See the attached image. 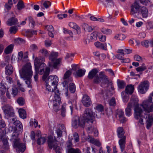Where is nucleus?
<instances>
[{"label":"nucleus","mask_w":153,"mask_h":153,"mask_svg":"<svg viewBox=\"0 0 153 153\" xmlns=\"http://www.w3.org/2000/svg\"><path fill=\"white\" fill-rule=\"evenodd\" d=\"M132 99H133L135 118L138 120L140 117H143L146 120V128L149 129L153 123L152 115L150 113L153 111V103H152V97H149L148 100L144 101L140 105L138 103V99L137 96L132 95Z\"/></svg>","instance_id":"nucleus-1"},{"label":"nucleus","mask_w":153,"mask_h":153,"mask_svg":"<svg viewBox=\"0 0 153 153\" xmlns=\"http://www.w3.org/2000/svg\"><path fill=\"white\" fill-rule=\"evenodd\" d=\"M58 80V78L56 76H48V80L46 81V90L50 93H53L54 92V94L53 100L49 102V106L52 104L53 109L56 112L59 110V106L61 101L60 92L57 89Z\"/></svg>","instance_id":"nucleus-2"},{"label":"nucleus","mask_w":153,"mask_h":153,"mask_svg":"<svg viewBox=\"0 0 153 153\" xmlns=\"http://www.w3.org/2000/svg\"><path fill=\"white\" fill-rule=\"evenodd\" d=\"M13 126L9 128V130L13 131V134L10 140L13 143V147L17 148L22 152H23L26 149L25 144L20 143L19 139L18 137V132L23 129L22 123L19 120H16L13 123Z\"/></svg>","instance_id":"nucleus-3"},{"label":"nucleus","mask_w":153,"mask_h":153,"mask_svg":"<svg viewBox=\"0 0 153 153\" xmlns=\"http://www.w3.org/2000/svg\"><path fill=\"white\" fill-rule=\"evenodd\" d=\"M95 117L91 109L87 108L85 109L83 115L79 118L76 117L73 119L72 125L74 128H77L79 126L82 128L85 127V122L92 123Z\"/></svg>","instance_id":"nucleus-4"},{"label":"nucleus","mask_w":153,"mask_h":153,"mask_svg":"<svg viewBox=\"0 0 153 153\" xmlns=\"http://www.w3.org/2000/svg\"><path fill=\"white\" fill-rule=\"evenodd\" d=\"M98 71V69L96 68L92 69L89 72L88 77L90 79L94 78L93 82L94 84H99L101 81L105 84L108 83L109 81L108 78L105 74L104 72L102 71L99 72L98 76L97 74Z\"/></svg>","instance_id":"nucleus-5"},{"label":"nucleus","mask_w":153,"mask_h":153,"mask_svg":"<svg viewBox=\"0 0 153 153\" xmlns=\"http://www.w3.org/2000/svg\"><path fill=\"white\" fill-rule=\"evenodd\" d=\"M20 75L21 78H25L32 77L33 71L32 70L31 64L27 63L23 66L22 68L19 71Z\"/></svg>","instance_id":"nucleus-6"},{"label":"nucleus","mask_w":153,"mask_h":153,"mask_svg":"<svg viewBox=\"0 0 153 153\" xmlns=\"http://www.w3.org/2000/svg\"><path fill=\"white\" fill-rule=\"evenodd\" d=\"M37 67V68L35 67L36 72H39V74L40 75L43 74L42 80H45L49 74L50 68L47 67L46 64L44 63H42Z\"/></svg>","instance_id":"nucleus-7"},{"label":"nucleus","mask_w":153,"mask_h":153,"mask_svg":"<svg viewBox=\"0 0 153 153\" xmlns=\"http://www.w3.org/2000/svg\"><path fill=\"white\" fill-rule=\"evenodd\" d=\"M48 145L49 148H52L55 150L56 153H61V149L60 147L57 146V141L54 140L52 136H49L48 140Z\"/></svg>","instance_id":"nucleus-8"},{"label":"nucleus","mask_w":153,"mask_h":153,"mask_svg":"<svg viewBox=\"0 0 153 153\" xmlns=\"http://www.w3.org/2000/svg\"><path fill=\"white\" fill-rule=\"evenodd\" d=\"M149 82L147 80L141 82L138 87L139 92L142 94L145 93L149 88Z\"/></svg>","instance_id":"nucleus-9"},{"label":"nucleus","mask_w":153,"mask_h":153,"mask_svg":"<svg viewBox=\"0 0 153 153\" xmlns=\"http://www.w3.org/2000/svg\"><path fill=\"white\" fill-rule=\"evenodd\" d=\"M4 114L9 117H14L15 113L12 107L9 105H5L2 107Z\"/></svg>","instance_id":"nucleus-10"},{"label":"nucleus","mask_w":153,"mask_h":153,"mask_svg":"<svg viewBox=\"0 0 153 153\" xmlns=\"http://www.w3.org/2000/svg\"><path fill=\"white\" fill-rule=\"evenodd\" d=\"M140 8V6L139 5V1H135L131 6V14L132 15L137 12L139 13Z\"/></svg>","instance_id":"nucleus-11"},{"label":"nucleus","mask_w":153,"mask_h":153,"mask_svg":"<svg viewBox=\"0 0 153 153\" xmlns=\"http://www.w3.org/2000/svg\"><path fill=\"white\" fill-rule=\"evenodd\" d=\"M133 99H132L131 97L130 101L128 104L127 107L125 109L126 114L127 116H130L132 114V108L133 106Z\"/></svg>","instance_id":"nucleus-12"},{"label":"nucleus","mask_w":153,"mask_h":153,"mask_svg":"<svg viewBox=\"0 0 153 153\" xmlns=\"http://www.w3.org/2000/svg\"><path fill=\"white\" fill-rule=\"evenodd\" d=\"M82 101L83 105L86 107H88L92 103L90 98L87 95L83 96Z\"/></svg>","instance_id":"nucleus-13"},{"label":"nucleus","mask_w":153,"mask_h":153,"mask_svg":"<svg viewBox=\"0 0 153 153\" xmlns=\"http://www.w3.org/2000/svg\"><path fill=\"white\" fill-rule=\"evenodd\" d=\"M126 137H124L123 138H121L119 141V144L121 151L123 152L125 148Z\"/></svg>","instance_id":"nucleus-14"},{"label":"nucleus","mask_w":153,"mask_h":153,"mask_svg":"<svg viewBox=\"0 0 153 153\" xmlns=\"http://www.w3.org/2000/svg\"><path fill=\"white\" fill-rule=\"evenodd\" d=\"M139 13L141 14L143 18H146L148 15V10L145 7H140Z\"/></svg>","instance_id":"nucleus-15"},{"label":"nucleus","mask_w":153,"mask_h":153,"mask_svg":"<svg viewBox=\"0 0 153 153\" xmlns=\"http://www.w3.org/2000/svg\"><path fill=\"white\" fill-rule=\"evenodd\" d=\"M62 59L60 58L56 59L53 62V68L56 69L58 70L61 65Z\"/></svg>","instance_id":"nucleus-16"},{"label":"nucleus","mask_w":153,"mask_h":153,"mask_svg":"<svg viewBox=\"0 0 153 153\" xmlns=\"http://www.w3.org/2000/svg\"><path fill=\"white\" fill-rule=\"evenodd\" d=\"M94 45L97 48L105 50H107L106 43H102L99 42H97L94 43Z\"/></svg>","instance_id":"nucleus-17"},{"label":"nucleus","mask_w":153,"mask_h":153,"mask_svg":"<svg viewBox=\"0 0 153 153\" xmlns=\"http://www.w3.org/2000/svg\"><path fill=\"white\" fill-rule=\"evenodd\" d=\"M45 58L43 57H36L34 60V64L35 67L37 68L39 65H40L42 62L44 61Z\"/></svg>","instance_id":"nucleus-18"},{"label":"nucleus","mask_w":153,"mask_h":153,"mask_svg":"<svg viewBox=\"0 0 153 153\" xmlns=\"http://www.w3.org/2000/svg\"><path fill=\"white\" fill-rule=\"evenodd\" d=\"M117 132L118 137L119 138H122L124 137H126L124 136L125 132L123 128L120 127L118 128L117 130Z\"/></svg>","instance_id":"nucleus-19"},{"label":"nucleus","mask_w":153,"mask_h":153,"mask_svg":"<svg viewBox=\"0 0 153 153\" xmlns=\"http://www.w3.org/2000/svg\"><path fill=\"white\" fill-rule=\"evenodd\" d=\"M13 45L10 44L4 50V53L6 54L11 53L13 51Z\"/></svg>","instance_id":"nucleus-20"},{"label":"nucleus","mask_w":153,"mask_h":153,"mask_svg":"<svg viewBox=\"0 0 153 153\" xmlns=\"http://www.w3.org/2000/svg\"><path fill=\"white\" fill-rule=\"evenodd\" d=\"M20 117L23 119H25L27 117V114L25 110L23 108H20L18 110Z\"/></svg>","instance_id":"nucleus-21"},{"label":"nucleus","mask_w":153,"mask_h":153,"mask_svg":"<svg viewBox=\"0 0 153 153\" xmlns=\"http://www.w3.org/2000/svg\"><path fill=\"white\" fill-rule=\"evenodd\" d=\"M134 88L133 85H129L126 87L125 91L126 93L127 94H131L133 92Z\"/></svg>","instance_id":"nucleus-22"},{"label":"nucleus","mask_w":153,"mask_h":153,"mask_svg":"<svg viewBox=\"0 0 153 153\" xmlns=\"http://www.w3.org/2000/svg\"><path fill=\"white\" fill-rule=\"evenodd\" d=\"M17 22V19L14 17H12L8 20L7 23L8 25L10 26L16 24Z\"/></svg>","instance_id":"nucleus-23"},{"label":"nucleus","mask_w":153,"mask_h":153,"mask_svg":"<svg viewBox=\"0 0 153 153\" xmlns=\"http://www.w3.org/2000/svg\"><path fill=\"white\" fill-rule=\"evenodd\" d=\"M5 72L7 75H10L13 72V68L11 65H8L5 67Z\"/></svg>","instance_id":"nucleus-24"},{"label":"nucleus","mask_w":153,"mask_h":153,"mask_svg":"<svg viewBox=\"0 0 153 153\" xmlns=\"http://www.w3.org/2000/svg\"><path fill=\"white\" fill-rule=\"evenodd\" d=\"M63 32L66 34H68L70 35V37H67L66 38L68 40H71L73 37V33L70 30H69L67 29L63 28Z\"/></svg>","instance_id":"nucleus-25"},{"label":"nucleus","mask_w":153,"mask_h":153,"mask_svg":"<svg viewBox=\"0 0 153 153\" xmlns=\"http://www.w3.org/2000/svg\"><path fill=\"white\" fill-rule=\"evenodd\" d=\"M58 53L57 52H52L49 56V59L52 61H54L56 60L58 57Z\"/></svg>","instance_id":"nucleus-26"},{"label":"nucleus","mask_w":153,"mask_h":153,"mask_svg":"<svg viewBox=\"0 0 153 153\" xmlns=\"http://www.w3.org/2000/svg\"><path fill=\"white\" fill-rule=\"evenodd\" d=\"M85 70L80 69L76 71V76L79 77H81L83 76L85 73Z\"/></svg>","instance_id":"nucleus-27"},{"label":"nucleus","mask_w":153,"mask_h":153,"mask_svg":"<svg viewBox=\"0 0 153 153\" xmlns=\"http://www.w3.org/2000/svg\"><path fill=\"white\" fill-rule=\"evenodd\" d=\"M46 137L44 136H41L40 138H39L37 140V143L39 145L43 144L46 141Z\"/></svg>","instance_id":"nucleus-28"},{"label":"nucleus","mask_w":153,"mask_h":153,"mask_svg":"<svg viewBox=\"0 0 153 153\" xmlns=\"http://www.w3.org/2000/svg\"><path fill=\"white\" fill-rule=\"evenodd\" d=\"M82 27L85 31L90 32L93 30L92 28L86 24L83 23Z\"/></svg>","instance_id":"nucleus-29"},{"label":"nucleus","mask_w":153,"mask_h":153,"mask_svg":"<svg viewBox=\"0 0 153 153\" xmlns=\"http://www.w3.org/2000/svg\"><path fill=\"white\" fill-rule=\"evenodd\" d=\"M31 77H29L23 78V79L25 80V83L27 85V87L30 88H32V85L31 84Z\"/></svg>","instance_id":"nucleus-30"},{"label":"nucleus","mask_w":153,"mask_h":153,"mask_svg":"<svg viewBox=\"0 0 153 153\" xmlns=\"http://www.w3.org/2000/svg\"><path fill=\"white\" fill-rule=\"evenodd\" d=\"M29 22V25L30 26V24H31V27L32 28H34L35 25V22L33 18L30 16H28L27 17Z\"/></svg>","instance_id":"nucleus-31"},{"label":"nucleus","mask_w":153,"mask_h":153,"mask_svg":"<svg viewBox=\"0 0 153 153\" xmlns=\"http://www.w3.org/2000/svg\"><path fill=\"white\" fill-rule=\"evenodd\" d=\"M117 83L119 88L123 89L124 88L126 84L124 81L118 79L117 81Z\"/></svg>","instance_id":"nucleus-32"},{"label":"nucleus","mask_w":153,"mask_h":153,"mask_svg":"<svg viewBox=\"0 0 153 153\" xmlns=\"http://www.w3.org/2000/svg\"><path fill=\"white\" fill-rule=\"evenodd\" d=\"M101 31L104 34L107 35H110L112 33V30L108 28H102L101 30Z\"/></svg>","instance_id":"nucleus-33"},{"label":"nucleus","mask_w":153,"mask_h":153,"mask_svg":"<svg viewBox=\"0 0 153 153\" xmlns=\"http://www.w3.org/2000/svg\"><path fill=\"white\" fill-rule=\"evenodd\" d=\"M81 152L80 150L78 148H70L68 149V153H81Z\"/></svg>","instance_id":"nucleus-34"},{"label":"nucleus","mask_w":153,"mask_h":153,"mask_svg":"<svg viewBox=\"0 0 153 153\" xmlns=\"http://www.w3.org/2000/svg\"><path fill=\"white\" fill-rule=\"evenodd\" d=\"M3 144V147L5 150H7L9 149L8 143L7 138H4L2 140Z\"/></svg>","instance_id":"nucleus-35"},{"label":"nucleus","mask_w":153,"mask_h":153,"mask_svg":"<svg viewBox=\"0 0 153 153\" xmlns=\"http://www.w3.org/2000/svg\"><path fill=\"white\" fill-rule=\"evenodd\" d=\"M73 136V137L71 139V140L74 139L75 143L78 142L79 140V138L78 134L76 132H75L74 133Z\"/></svg>","instance_id":"nucleus-36"},{"label":"nucleus","mask_w":153,"mask_h":153,"mask_svg":"<svg viewBox=\"0 0 153 153\" xmlns=\"http://www.w3.org/2000/svg\"><path fill=\"white\" fill-rule=\"evenodd\" d=\"M39 52L41 53L42 56L45 57L48 56V51L45 48H42L39 51Z\"/></svg>","instance_id":"nucleus-37"},{"label":"nucleus","mask_w":153,"mask_h":153,"mask_svg":"<svg viewBox=\"0 0 153 153\" xmlns=\"http://www.w3.org/2000/svg\"><path fill=\"white\" fill-rule=\"evenodd\" d=\"M69 88L71 93H74L76 89L75 86L74 84L73 83H71L69 85Z\"/></svg>","instance_id":"nucleus-38"},{"label":"nucleus","mask_w":153,"mask_h":153,"mask_svg":"<svg viewBox=\"0 0 153 153\" xmlns=\"http://www.w3.org/2000/svg\"><path fill=\"white\" fill-rule=\"evenodd\" d=\"M18 30L17 27L16 26L11 27L10 29V32L11 34H15Z\"/></svg>","instance_id":"nucleus-39"},{"label":"nucleus","mask_w":153,"mask_h":153,"mask_svg":"<svg viewBox=\"0 0 153 153\" xmlns=\"http://www.w3.org/2000/svg\"><path fill=\"white\" fill-rule=\"evenodd\" d=\"M6 88L4 85L0 84V95H3L5 93Z\"/></svg>","instance_id":"nucleus-40"},{"label":"nucleus","mask_w":153,"mask_h":153,"mask_svg":"<svg viewBox=\"0 0 153 153\" xmlns=\"http://www.w3.org/2000/svg\"><path fill=\"white\" fill-rule=\"evenodd\" d=\"M17 6L19 10H21L25 7L24 3L22 1H19Z\"/></svg>","instance_id":"nucleus-41"},{"label":"nucleus","mask_w":153,"mask_h":153,"mask_svg":"<svg viewBox=\"0 0 153 153\" xmlns=\"http://www.w3.org/2000/svg\"><path fill=\"white\" fill-rule=\"evenodd\" d=\"M97 32H94L91 34V39L92 40H95L97 39Z\"/></svg>","instance_id":"nucleus-42"},{"label":"nucleus","mask_w":153,"mask_h":153,"mask_svg":"<svg viewBox=\"0 0 153 153\" xmlns=\"http://www.w3.org/2000/svg\"><path fill=\"white\" fill-rule=\"evenodd\" d=\"M30 125L36 128L38 125V123L35 119H31L30 122Z\"/></svg>","instance_id":"nucleus-43"},{"label":"nucleus","mask_w":153,"mask_h":153,"mask_svg":"<svg viewBox=\"0 0 153 153\" xmlns=\"http://www.w3.org/2000/svg\"><path fill=\"white\" fill-rule=\"evenodd\" d=\"M17 101L19 105L21 106L23 105L25 103V100L22 97L18 98Z\"/></svg>","instance_id":"nucleus-44"},{"label":"nucleus","mask_w":153,"mask_h":153,"mask_svg":"<svg viewBox=\"0 0 153 153\" xmlns=\"http://www.w3.org/2000/svg\"><path fill=\"white\" fill-rule=\"evenodd\" d=\"M66 106L65 105H63L61 109V114L63 117H65L66 114Z\"/></svg>","instance_id":"nucleus-45"},{"label":"nucleus","mask_w":153,"mask_h":153,"mask_svg":"<svg viewBox=\"0 0 153 153\" xmlns=\"http://www.w3.org/2000/svg\"><path fill=\"white\" fill-rule=\"evenodd\" d=\"M71 71L70 70L67 71L64 75V79H66L69 78L71 75Z\"/></svg>","instance_id":"nucleus-46"},{"label":"nucleus","mask_w":153,"mask_h":153,"mask_svg":"<svg viewBox=\"0 0 153 153\" xmlns=\"http://www.w3.org/2000/svg\"><path fill=\"white\" fill-rule=\"evenodd\" d=\"M51 5V2L48 1H44L43 4V5L46 9L48 8Z\"/></svg>","instance_id":"nucleus-47"},{"label":"nucleus","mask_w":153,"mask_h":153,"mask_svg":"<svg viewBox=\"0 0 153 153\" xmlns=\"http://www.w3.org/2000/svg\"><path fill=\"white\" fill-rule=\"evenodd\" d=\"M109 104V105L111 106H115L116 103L115 98L112 97L110 100Z\"/></svg>","instance_id":"nucleus-48"},{"label":"nucleus","mask_w":153,"mask_h":153,"mask_svg":"<svg viewBox=\"0 0 153 153\" xmlns=\"http://www.w3.org/2000/svg\"><path fill=\"white\" fill-rule=\"evenodd\" d=\"M25 42L24 40L20 38H18L15 40V42L19 44L24 43Z\"/></svg>","instance_id":"nucleus-49"},{"label":"nucleus","mask_w":153,"mask_h":153,"mask_svg":"<svg viewBox=\"0 0 153 153\" xmlns=\"http://www.w3.org/2000/svg\"><path fill=\"white\" fill-rule=\"evenodd\" d=\"M140 2L143 5H147L150 4L149 0H139Z\"/></svg>","instance_id":"nucleus-50"},{"label":"nucleus","mask_w":153,"mask_h":153,"mask_svg":"<svg viewBox=\"0 0 153 153\" xmlns=\"http://www.w3.org/2000/svg\"><path fill=\"white\" fill-rule=\"evenodd\" d=\"M12 94L15 97L16 95H17L18 94V90L17 88L14 87L12 88Z\"/></svg>","instance_id":"nucleus-51"},{"label":"nucleus","mask_w":153,"mask_h":153,"mask_svg":"<svg viewBox=\"0 0 153 153\" xmlns=\"http://www.w3.org/2000/svg\"><path fill=\"white\" fill-rule=\"evenodd\" d=\"M45 29H46L49 32H52L54 30V28L51 25L45 26Z\"/></svg>","instance_id":"nucleus-52"},{"label":"nucleus","mask_w":153,"mask_h":153,"mask_svg":"<svg viewBox=\"0 0 153 153\" xmlns=\"http://www.w3.org/2000/svg\"><path fill=\"white\" fill-rule=\"evenodd\" d=\"M149 42L148 40L143 41L141 42V45L146 47H148L149 46Z\"/></svg>","instance_id":"nucleus-53"},{"label":"nucleus","mask_w":153,"mask_h":153,"mask_svg":"<svg viewBox=\"0 0 153 153\" xmlns=\"http://www.w3.org/2000/svg\"><path fill=\"white\" fill-rule=\"evenodd\" d=\"M124 115V113L123 111L121 110H119L117 113L116 115V117H118L119 118L120 117L123 116Z\"/></svg>","instance_id":"nucleus-54"},{"label":"nucleus","mask_w":153,"mask_h":153,"mask_svg":"<svg viewBox=\"0 0 153 153\" xmlns=\"http://www.w3.org/2000/svg\"><path fill=\"white\" fill-rule=\"evenodd\" d=\"M147 28L148 30H151L153 29V25L152 22H148L146 25Z\"/></svg>","instance_id":"nucleus-55"},{"label":"nucleus","mask_w":153,"mask_h":153,"mask_svg":"<svg viewBox=\"0 0 153 153\" xmlns=\"http://www.w3.org/2000/svg\"><path fill=\"white\" fill-rule=\"evenodd\" d=\"M56 132L57 133L58 137H61L62 136V131L60 129H57L56 130Z\"/></svg>","instance_id":"nucleus-56"},{"label":"nucleus","mask_w":153,"mask_h":153,"mask_svg":"<svg viewBox=\"0 0 153 153\" xmlns=\"http://www.w3.org/2000/svg\"><path fill=\"white\" fill-rule=\"evenodd\" d=\"M6 126L4 121L3 120L0 119V129L4 128Z\"/></svg>","instance_id":"nucleus-57"},{"label":"nucleus","mask_w":153,"mask_h":153,"mask_svg":"<svg viewBox=\"0 0 153 153\" xmlns=\"http://www.w3.org/2000/svg\"><path fill=\"white\" fill-rule=\"evenodd\" d=\"M146 69V66H144L138 67L136 68V70L137 71L140 72L144 71Z\"/></svg>","instance_id":"nucleus-58"},{"label":"nucleus","mask_w":153,"mask_h":153,"mask_svg":"<svg viewBox=\"0 0 153 153\" xmlns=\"http://www.w3.org/2000/svg\"><path fill=\"white\" fill-rule=\"evenodd\" d=\"M134 59L136 61L142 62V58L141 57L138 55H135L134 56Z\"/></svg>","instance_id":"nucleus-59"},{"label":"nucleus","mask_w":153,"mask_h":153,"mask_svg":"<svg viewBox=\"0 0 153 153\" xmlns=\"http://www.w3.org/2000/svg\"><path fill=\"white\" fill-rule=\"evenodd\" d=\"M118 119L122 123H125L127 121V119L124 117V115L120 117Z\"/></svg>","instance_id":"nucleus-60"},{"label":"nucleus","mask_w":153,"mask_h":153,"mask_svg":"<svg viewBox=\"0 0 153 153\" xmlns=\"http://www.w3.org/2000/svg\"><path fill=\"white\" fill-rule=\"evenodd\" d=\"M69 26L70 27L75 29L78 26L76 23L73 22H71L69 23Z\"/></svg>","instance_id":"nucleus-61"},{"label":"nucleus","mask_w":153,"mask_h":153,"mask_svg":"<svg viewBox=\"0 0 153 153\" xmlns=\"http://www.w3.org/2000/svg\"><path fill=\"white\" fill-rule=\"evenodd\" d=\"M97 109L100 112H102L103 110V106L101 105H98L96 107Z\"/></svg>","instance_id":"nucleus-62"},{"label":"nucleus","mask_w":153,"mask_h":153,"mask_svg":"<svg viewBox=\"0 0 153 153\" xmlns=\"http://www.w3.org/2000/svg\"><path fill=\"white\" fill-rule=\"evenodd\" d=\"M91 150L90 147H87L85 148H83L82 151L84 153H91L90 150Z\"/></svg>","instance_id":"nucleus-63"},{"label":"nucleus","mask_w":153,"mask_h":153,"mask_svg":"<svg viewBox=\"0 0 153 153\" xmlns=\"http://www.w3.org/2000/svg\"><path fill=\"white\" fill-rule=\"evenodd\" d=\"M57 16L59 19H61L63 18H66L67 16V15L66 14H58Z\"/></svg>","instance_id":"nucleus-64"}]
</instances>
